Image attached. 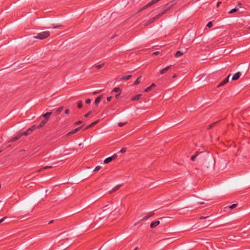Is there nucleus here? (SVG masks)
Instances as JSON below:
<instances>
[{
    "label": "nucleus",
    "instance_id": "ddd939ff",
    "mask_svg": "<svg viewBox=\"0 0 250 250\" xmlns=\"http://www.w3.org/2000/svg\"><path fill=\"white\" fill-rule=\"evenodd\" d=\"M99 122V120H98L93 123H92L91 124H90V125H88L85 128V129H87L89 128H91L93 126H94V125H95L97 123H98Z\"/></svg>",
    "mask_w": 250,
    "mask_h": 250
},
{
    "label": "nucleus",
    "instance_id": "7ed1b4c3",
    "mask_svg": "<svg viewBox=\"0 0 250 250\" xmlns=\"http://www.w3.org/2000/svg\"><path fill=\"white\" fill-rule=\"evenodd\" d=\"M241 4L239 3L238 5H237L235 8L232 9L231 10L229 11L228 12V14H232L236 12H238V13H240L241 12H239L240 8H241Z\"/></svg>",
    "mask_w": 250,
    "mask_h": 250
},
{
    "label": "nucleus",
    "instance_id": "c9c22d12",
    "mask_svg": "<svg viewBox=\"0 0 250 250\" xmlns=\"http://www.w3.org/2000/svg\"><path fill=\"white\" fill-rule=\"evenodd\" d=\"M126 122H125V123H118V126L119 127H122L124 125H126Z\"/></svg>",
    "mask_w": 250,
    "mask_h": 250
},
{
    "label": "nucleus",
    "instance_id": "72a5a7b5",
    "mask_svg": "<svg viewBox=\"0 0 250 250\" xmlns=\"http://www.w3.org/2000/svg\"><path fill=\"white\" fill-rule=\"evenodd\" d=\"M212 26V21H209L207 25V27L208 28H210Z\"/></svg>",
    "mask_w": 250,
    "mask_h": 250
},
{
    "label": "nucleus",
    "instance_id": "58836bf2",
    "mask_svg": "<svg viewBox=\"0 0 250 250\" xmlns=\"http://www.w3.org/2000/svg\"><path fill=\"white\" fill-rule=\"evenodd\" d=\"M120 152L122 153H124L126 152V148H123L122 149H121L120 150Z\"/></svg>",
    "mask_w": 250,
    "mask_h": 250
},
{
    "label": "nucleus",
    "instance_id": "9b49d317",
    "mask_svg": "<svg viewBox=\"0 0 250 250\" xmlns=\"http://www.w3.org/2000/svg\"><path fill=\"white\" fill-rule=\"evenodd\" d=\"M22 135V134L21 133H20L18 134L17 136H16L15 137L12 138L10 140V142H14L15 141L19 139Z\"/></svg>",
    "mask_w": 250,
    "mask_h": 250
},
{
    "label": "nucleus",
    "instance_id": "09e8293b",
    "mask_svg": "<svg viewBox=\"0 0 250 250\" xmlns=\"http://www.w3.org/2000/svg\"><path fill=\"white\" fill-rule=\"evenodd\" d=\"M159 54V52L158 51L154 52L153 53V55H155V56Z\"/></svg>",
    "mask_w": 250,
    "mask_h": 250
},
{
    "label": "nucleus",
    "instance_id": "a19ab883",
    "mask_svg": "<svg viewBox=\"0 0 250 250\" xmlns=\"http://www.w3.org/2000/svg\"><path fill=\"white\" fill-rule=\"evenodd\" d=\"M82 123V122L81 121H78V122H76L75 123V125H79L81 124Z\"/></svg>",
    "mask_w": 250,
    "mask_h": 250
},
{
    "label": "nucleus",
    "instance_id": "f257e3e1",
    "mask_svg": "<svg viewBox=\"0 0 250 250\" xmlns=\"http://www.w3.org/2000/svg\"><path fill=\"white\" fill-rule=\"evenodd\" d=\"M178 2V0H172L168 3L164 8V9L157 16H162L167 13L172 7H173Z\"/></svg>",
    "mask_w": 250,
    "mask_h": 250
},
{
    "label": "nucleus",
    "instance_id": "9d476101",
    "mask_svg": "<svg viewBox=\"0 0 250 250\" xmlns=\"http://www.w3.org/2000/svg\"><path fill=\"white\" fill-rule=\"evenodd\" d=\"M22 135V134L21 133H20L18 134L17 136H16L15 137L12 138L10 140V142H14L15 141L19 139Z\"/></svg>",
    "mask_w": 250,
    "mask_h": 250
},
{
    "label": "nucleus",
    "instance_id": "052dcab7",
    "mask_svg": "<svg viewBox=\"0 0 250 250\" xmlns=\"http://www.w3.org/2000/svg\"><path fill=\"white\" fill-rule=\"evenodd\" d=\"M2 151V150L0 149V153Z\"/></svg>",
    "mask_w": 250,
    "mask_h": 250
},
{
    "label": "nucleus",
    "instance_id": "c03bdc74",
    "mask_svg": "<svg viewBox=\"0 0 250 250\" xmlns=\"http://www.w3.org/2000/svg\"><path fill=\"white\" fill-rule=\"evenodd\" d=\"M104 209L103 210L104 211L106 209L109 208V205H106L105 206L104 208H103Z\"/></svg>",
    "mask_w": 250,
    "mask_h": 250
},
{
    "label": "nucleus",
    "instance_id": "79ce46f5",
    "mask_svg": "<svg viewBox=\"0 0 250 250\" xmlns=\"http://www.w3.org/2000/svg\"><path fill=\"white\" fill-rule=\"evenodd\" d=\"M208 217V216H201L200 217L199 219H201V220H202V219H207Z\"/></svg>",
    "mask_w": 250,
    "mask_h": 250
},
{
    "label": "nucleus",
    "instance_id": "0eeeda50",
    "mask_svg": "<svg viewBox=\"0 0 250 250\" xmlns=\"http://www.w3.org/2000/svg\"><path fill=\"white\" fill-rule=\"evenodd\" d=\"M203 152L202 151H196L194 155H193L191 158H190V160L192 161H194L195 160V159L199 155V154H203Z\"/></svg>",
    "mask_w": 250,
    "mask_h": 250
},
{
    "label": "nucleus",
    "instance_id": "6ab92c4d",
    "mask_svg": "<svg viewBox=\"0 0 250 250\" xmlns=\"http://www.w3.org/2000/svg\"><path fill=\"white\" fill-rule=\"evenodd\" d=\"M142 95L140 94H138L131 98L132 101H138L142 97Z\"/></svg>",
    "mask_w": 250,
    "mask_h": 250
},
{
    "label": "nucleus",
    "instance_id": "4d7b16f0",
    "mask_svg": "<svg viewBox=\"0 0 250 250\" xmlns=\"http://www.w3.org/2000/svg\"><path fill=\"white\" fill-rule=\"evenodd\" d=\"M117 35H114L113 37L111 38V39H113L114 37H115Z\"/></svg>",
    "mask_w": 250,
    "mask_h": 250
},
{
    "label": "nucleus",
    "instance_id": "f3484780",
    "mask_svg": "<svg viewBox=\"0 0 250 250\" xmlns=\"http://www.w3.org/2000/svg\"><path fill=\"white\" fill-rule=\"evenodd\" d=\"M156 85L154 83L151 84L149 86L145 89V91L148 92L150 91L153 87H155Z\"/></svg>",
    "mask_w": 250,
    "mask_h": 250
},
{
    "label": "nucleus",
    "instance_id": "412c9836",
    "mask_svg": "<svg viewBox=\"0 0 250 250\" xmlns=\"http://www.w3.org/2000/svg\"><path fill=\"white\" fill-rule=\"evenodd\" d=\"M32 132V131L31 129H30V128H29L26 131H25L23 133H21L22 134V135L26 136V135L30 134Z\"/></svg>",
    "mask_w": 250,
    "mask_h": 250
},
{
    "label": "nucleus",
    "instance_id": "6e6d98bb",
    "mask_svg": "<svg viewBox=\"0 0 250 250\" xmlns=\"http://www.w3.org/2000/svg\"><path fill=\"white\" fill-rule=\"evenodd\" d=\"M176 77V75H174L172 76V78H175Z\"/></svg>",
    "mask_w": 250,
    "mask_h": 250
},
{
    "label": "nucleus",
    "instance_id": "423d86ee",
    "mask_svg": "<svg viewBox=\"0 0 250 250\" xmlns=\"http://www.w3.org/2000/svg\"><path fill=\"white\" fill-rule=\"evenodd\" d=\"M160 223V222L159 221H155L154 222H152L150 225V227L151 229H154L156 228L157 226H158Z\"/></svg>",
    "mask_w": 250,
    "mask_h": 250
},
{
    "label": "nucleus",
    "instance_id": "de8ad7c7",
    "mask_svg": "<svg viewBox=\"0 0 250 250\" xmlns=\"http://www.w3.org/2000/svg\"><path fill=\"white\" fill-rule=\"evenodd\" d=\"M111 99H112V97L111 96L107 97V102H110L111 101Z\"/></svg>",
    "mask_w": 250,
    "mask_h": 250
},
{
    "label": "nucleus",
    "instance_id": "2eb2a0df",
    "mask_svg": "<svg viewBox=\"0 0 250 250\" xmlns=\"http://www.w3.org/2000/svg\"><path fill=\"white\" fill-rule=\"evenodd\" d=\"M51 114L52 112H47L45 114H42V116L43 117L45 118L44 120L47 119L48 120L49 118V116L51 115Z\"/></svg>",
    "mask_w": 250,
    "mask_h": 250
},
{
    "label": "nucleus",
    "instance_id": "ea45409f",
    "mask_svg": "<svg viewBox=\"0 0 250 250\" xmlns=\"http://www.w3.org/2000/svg\"><path fill=\"white\" fill-rule=\"evenodd\" d=\"M91 111H89L88 113H87L86 114H85L84 115V117H85V118L88 117V116L91 114Z\"/></svg>",
    "mask_w": 250,
    "mask_h": 250
},
{
    "label": "nucleus",
    "instance_id": "c85d7f7f",
    "mask_svg": "<svg viewBox=\"0 0 250 250\" xmlns=\"http://www.w3.org/2000/svg\"><path fill=\"white\" fill-rule=\"evenodd\" d=\"M217 123H218L217 122H216L213 123L212 124L209 125L208 126V129H210L212 127H213L214 125H215L217 124Z\"/></svg>",
    "mask_w": 250,
    "mask_h": 250
},
{
    "label": "nucleus",
    "instance_id": "1a4fd4ad",
    "mask_svg": "<svg viewBox=\"0 0 250 250\" xmlns=\"http://www.w3.org/2000/svg\"><path fill=\"white\" fill-rule=\"evenodd\" d=\"M154 215V212H149L147 215H146V216H145L143 218V219H142V220H147L148 218H149L150 217L153 216Z\"/></svg>",
    "mask_w": 250,
    "mask_h": 250
},
{
    "label": "nucleus",
    "instance_id": "f8f14e48",
    "mask_svg": "<svg viewBox=\"0 0 250 250\" xmlns=\"http://www.w3.org/2000/svg\"><path fill=\"white\" fill-rule=\"evenodd\" d=\"M103 98V95H100L98 97H97L95 100V104L96 105H98L100 102L102 100V99Z\"/></svg>",
    "mask_w": 250,
    "mask_h": 250
},
{
    "label": "nucleus",
    "instance_id": "b1692460",
    "mask_svg": "<svg viewBox=\"0 0 250 250\" xmlns=\"http://www.w3.org/2000/svg\"><path fill=\"white\" fill-rule=\"evenodd\" d=\"M141 77H138L136 80L134 82V85H137L139 83H140L141 82Z\"/></svg>",
    "mask_w": 250,
    "mask_h": 250
},
{
    "label": "nucleus",
    "instance_id": "5701e85b",
    "mask_svg": "<svg viewBox=\"0 0 250 250\" xmlns=\"http://www.w3.org/2000/svg\"><path fill=\"white\" fill-rule=\"evenodd\" d=\"M183 53L182 52H181V51H178L176 52L175 54V56L176 57H179L180 56H181L182 55H183Z\"/></svg>",
    "mask_w": 250,
    "mask_h": 250
},
{
    "label": "nucleus",
    "instance_id": "49530a36",
    "mask_svg": "<svg viewBox=\"0 0 250 250\" xmlns=\"http://www.w3.org/2000/svg\"><path fill=\"white\" fill-rule=\"evenodd\" d=\"M6 218V217H4L1 219H0V224L2 223L5 219Z\"/></svg>",
    "mask_w": 250,
    "mask_h": 250
},
{
    "label": "nucleus",
    "instance_id": "dca6fc26",
    "mask_svg": "<svg viewBox=\"0 0 250 250\" xmlns=\"http://www.w3.org/2000/svg\"><path fill=\"white\" fill-rule=\"evenodd\" d=\"M63 108V106L59 107L56 111L54 112V114L55 116H58L62 110Z\"/></svg>",
    "mask_w": 250,
    "mask_h": 250
},
{
    "label": "nucleus",
    "instance_id": "2f4dec72",
    "mask_svg": "<svg viewBox=\"0 0 250 250\" xmlns=\"http://www.w3.org/2000/svg\"><path fill=\"white\" fill-rule=\"evenodd\" d=\"M38 125H33L31 127H30V129H31L32 131H33L35 129H38L37 128Z\"/></svg>",
    "mask_w": 250,
    "mask_h": 250
},
{
    "label": "nucleus",
    "instance_id": "a878e982",
    "mask_svg": "<svg viewBox=\"0 0 250 250\" xmlns=\"http://www.w3.org/2000/svg\"><path fill=\"white\" fill-rule=\"evenodd\" d=\"M52 25H53V28H58L62 27V25L61 24H56V25L53 24Z\"/></svg>",
    "mask_w": 250,
    "mask_h": 250
},
{
    "label": "nucleus",
    "instance_id": "393cba45",
    "mask_svg": "<svg viewBox=\"0 0 250 250\" xmlns=\"http://www.w3.org/2000/svg\"><path fill=\"white\" fill-rule=\"evenodd\" d=\"M104 65V63L95 66V68L96 69H100L102 68Z\"/></svg>",
    "mask_w": 250,
    "mask_h": 250
},
{
    "label": "nucleus",
    "instance_id": "bb28decb",
    "mask_svg": "<svg viewBox=\"0 0 250 250\" xmlns=\"http://www.w3.org/2000/svg\"><path fill=\"white\" fill-rule=\"evenodd\" d=\"M120 88L119 87H115L112 90V92H115V93L120 92Z\"/></svg>",
    "mask_w": 250,
    "mask_h": 250
},
{
    "label": "nucleus",
    "instance_id": "e433bc0d",
    "mask_svg": "<svg viewBox=\"0 0 250 250\" xmlns=\"http://www.w3.org/2000/svg\"><path fill=\"white\" fill-rule=\"evenodd\" d=\"M101 168V167L100 166H97L94 170V171H98V170H99Z\"/></svg>",
    "mask_w": 250,
    "mask_h": 250
},
{
    "label": "nucleus",
    "instance_id": "39448f33",
    "mask_svg": "<svg viewBox=\"0 0 250 250\" xmlns=\"http://www.w3.org/2000/svg\"><path fill=\"white\" fill-rule=\"evenodd\" d=\"M117 157V155L116 154H114V155L111 156V157H108L107 158H106L104 160V164H108L109 163V162H111L113 160L115 159V158Z\"/></svg>",
    "mask_w": 250,
    "mask_h": 250
},
{
    "label": "nucleus",
    "instance_id": "603ef678",
    "mask_svg": "<svg viewBox=\"0 0 250 250\" xmlns=\"http://www.w3.org/2000/svg\"><path fill=\"white\" fill-rule=\"evenodd\" d=\"M120 92H119V94H117V95H116L115 98H116V99H118V98H119V96H120Z\"/></svg>",
    "mask_w": 250,
    "mask_h": 250
},
{
    "label": "nucleus",
    "instance_id": "5fc2aeb1",
    "mask_svg": "<svg viewBox=\"0 0 250 250\" xmlns=\"http://www.w3.org/2000/svg\"><path fill=\"white\" fill-rule=\"evenodd\" d=\"M53 221H54L53 220H51V221H50L49 222V223H48V224H51V223H52L53 222Z\"/></svg>",
    "mask_w": 250,
    "mask_h": 250
},
{
    "label": "nucleus",
    "instance_id": "c756f323",
    "mask_svg": "<svg viewBox=\"0 0 250 250\" xmlns=\"http://www.w3.org/2000/svg\"><path fill=\"white\" fill-rule=\"evenodd\" d=\"M120 187V185H117V186H115L114 188H113L111 192H114V191H116L117 190L119 189Z\"/></svg>",
    "mask_w": 250,
    "mask_h": 250
},
{
    "label": "nucleus",
    "instance_id": "13d9d810",
    "mask_svg": "<svg viewBox=\"0 0 250 250\" xmlns=\"http://www.w3.org/2000/svg\"><path fill=\"white\" fill-rule=\"evenodd\" d=\"M105 18V17H104L103 18H102V21L103 20V19Z\"/></svg>",
    "mask_w": 250,
    "mask_h": 250
},
{
    "label": "nucleus",
    "instance_id": "3c124183",
    "mask_svg": "<svg viewBox=\"0 0 250 250\" xmlns=\"http://www.w3.org/2000/svg\"><path fill=\"white\" fill-rule=\"evenodd\" d=\"M100 92V91H95L94 92H93V95H96L97 94H98L99 92Z\"/></svg>",
    "mask_w": 250,
    "mask_h": 250
},
{
    "label": "nucleus",
    "instance_id": "7c9ffc66",
    "mask_svg": "<svg viewBox=\"0 0 250 250\" xmlns=\"http://www.w3.org/2000/svg\"><path fill=\"white\" fill-rule=\"evenodd\" d=\"M76 132H75V131H74V129L70 131V132H69L67 134V136H69V135H72L73 134H75Z\"/></svg>",
    "mask_w": 250,
    "mask_h": 250
},
{
    "label": "nucleus",
    "instance_id": "6e6552de",
    "mask_svg": "<svg viewBox=\"0 0 250 250\" xmlns=\"http://www.w3.org/2000/svg\"><path fill=\"white\" fill-rule=\"evenodd\" d=\"M241 73L240 72H238L234 74L232 77V80L235 81L239 79Z\"/></svg>",
    "mask_w": 250,
    "mask_h": 250
},
{
    "label": "nucleus",
    "instance_id": "37998d69",
    "mask_svg": "<svg viewBox=\"0 0 250 250\" xmlns=\"http://www.w3.org/2000/svg\"><path fill=\"white\" fill-rule=\"evenodd\" d=\"M107 22V20H104V21H102V22L101 23V25H103L104 24H105Z\"/></svg>",
    "mask_w": 250,
    "mask_h": 250
},
{
    "label": "nucleus",
    "instance_id": "f03ea898",
    "mask_svg": "<svg viewBox=\"0 0 250 250\" xmlns=\"http://www.w3.org/2000/svg\"><path fill=\"white\" fill-rule=\"evenodd\" d=\"M50 32L48 31L41 32L37 33L36 36H34V38L36 39L43 40L50 36Z\"/></svg>",
    "mask_w": 250,
    "mask_h": 250
},
{
    "label": "nucleus",
    "instance_id": "4468645a",
    "mask_svg": "<svg viewBox=\"0 0 250 250\" xmlns=\"http://www.w3.org/2000/svg\"><path fill=\"white\" fill-rule=\"evenodd\" d=\"M171 65H170L169 66H167L166 68L162 69L160 71V74L161 75L164 74L165 73H166L169 69V68L171 67Z\"/></svg>",
    "mask_w": 250,
    "mask_h": 250
},
{
    "label": "nucleus",
    "instance_id": "4be33fe9",
    "mask_svg": "<svg viewBox=\"0 0 250 250\" xmlns=\"http://www.w3.org/2000/svg\"><path fill=\"white\" fill-rule=\"evenodd\" d=\"M53 167V166H45V167H43L39 169L37 172H41V171H42L43 170L47 169L48 168H52Z\"/></svg>",
    "mask_w": 250,
    "mask_h": 250
},
{
    "label": "nucleus",
    "instance_id": "a18cd8bd",
    "mask_svg": "<svg viewBox=\"0 0 250 250\" xmlns=\"http://www.w3.org/2000/svg\"><path fill=\"white\" fill-rule=\"evenodd\" d=\"M85 103L87 104H89L91 103V100L90 99H87L85 100Z\"/></svg>",
    "mask_w": 250,
    "mask_h": 250
},
{
    "label": "nucleus",
    "instance_id": "20e7f679",
    "mask_svg": "<svg viewBox=\"0 0 250 250\" xmlns=\"http://www.w3.org/2000/svg\"><path fill=\"white\" fill-rule=\"evenodd\" d=\"M230 76V74L226 78H225L223 81H222L220 83H219L218 84V85H217V87H220L226 84L227 83H228L229 82V77Z\"/></svg>",
    "mask_w": 250,
    "mask_h": 250
},
{
    "label": "nucleus",
    "instance_id": "4c0bfd02",
    "mask_svg": "<svg viewBox=\"0 0 250 250\" xmlns=\"http://www.w3.org/2000/svg\"><path fill=\"white\" fill-rule=\"evenodd\" d=\"M83 126V125H81V126H79L74 129V131H75V132L76 133L78 131H79Z\"/></svg>",
    "mask_w": 250,
    "mask_h": 250
},
{
    "label": "nucleus",
    "instance_id": "f704fd0d",
    "mask_svg": "<svg viewBox=\"0 0 250 250\" xmlns=\"http://www.w3.org/2000/svg\"><path fill=\"white\" fill-rule=\"evenodd\" d=\"M237 206V204H233L232 205L230 206L229 207V208H230V209H233V208H235V207H236Z\"/></svg>",
    "mask_w": 250,
    "mask_h": 250
},
{
    "label": "nucleus",
    "instance_id": "a211bd4d",
    "mask_svg": "<svg viewBox=\"0 0 250 250\" xmlns=\"http://www.w3.org/2000/svg\"><path fill=\"white\" fill-rule=\"evenodd\" d=\"M47 119L43 120L40 123V124L38 125L37 128H39V129L42 128V127H43L45 125V124L47 123Z\"/></svg>",
    "mask_w": 250,
    "mask_h": 250
},
{
    "label": "nucleus",
    "instance_id": "473e14b6",
    "mask_svg": "<svg viewBox=\"0 0 250 250\" xmlns=\"http://www.w3.org/2000/svg\"><path fill=\"white\" fill-rule=\"evenodd\" d=\"M38 125H33L31 127H30V129H31L32 131H33L35 129H38L37 128Z\"/></svg>",
    "mask_w": 250,
    "mask_h": 250
},
{
    "label": "nucleus",
    "instance_id": "680f3d73",
    "mask_svg": "<svg viewBox=\"0 0 250 250\" xmlns=\"http://www.w3.org/2000/svg\"><path fill=\"white\" fill-rule=\"evenodd\" d=\"M211 223L209 224L208 225V226H209L210 225Z\"/></svg>",
    "mask_w": 250,
    "mask_h": 250
},
{
    "label": "nucleus",
    "instance_id": "8fccbe9b",
    "mask_svg": "<svg viewBox=\"0 0 250 250\" xmlns=\"http://www.w3.org/2000/svg\"><path fill=\"white\" fill-rule=\"evenodd\" d=\"M69 113V110L68 109H67L65 110V113L66 114H68Z\"/></svg>",
    "mask_w": 250,
    "mask_h": 250
},
{
    "label": "nucleus",
    "instance_id": "aec40b11",
    "mask_svg": "<svg viewBox=\"0 0 250 250\" xmlns=\"http://www.w3.org/2000/svg\"><path fill=\"white\" fill-rule=\"evenodd\" d=\"M131 77L132 76L131 75H124L122 77L121 79L122 80L126 81L129 80Z\"/></svg>",
    "mask_w": 250,
    "mask_h": 250
},
{
    "label": "nucleus",
    "instance_id": "864d4df0",
    "mask_svg": "<svg viewBox=\"0 0 250 250\" xmlns=\"http://www.w3.org/2000/svg\"><path fill=\"white\" fill-rule=\"evenodd\" d=\"M221 3V1H219L217 3V7H219L220 4Z\"/></svg>",
    "mask_w": 250,
    "mask_h": 250
},
{
    "label": "nucleus",
    "instance_id": "bf43d9fd",
    "mask_svg": "<svg viewBox=\"0 0 250 250\" xmlns=\"http://www.w3.org/2000/svg\"><path fill=\"white\" fill-rule=\"evenodd\" d=\"M59 163V161H58V162H57V163H56L54 164V165H55V164H57V163Z\"/></svg>",
    "mask_w": 250,
    "mask_h": 250
},
{
    "label": "nucleus",
    "instance_id": "cd10ccee",
    "mask_svg": "<svg viewBox=\"0 0 250 250\" xmlns=\"http://www.w3.org/2000/svg\"><path fill=\"white\" fill-rule=\"evenodd\" d=\"M77 106L79 108H81L83 106V102L82 101H79Z\"/></svg>",
    "mask_w": 250,
    "mask_h": 250
}]
</instances>
